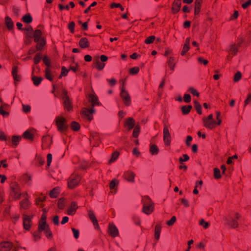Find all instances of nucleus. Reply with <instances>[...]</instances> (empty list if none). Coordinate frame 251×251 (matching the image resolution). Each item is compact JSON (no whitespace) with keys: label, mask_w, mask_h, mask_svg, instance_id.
I'll return each instance as SVG.
<instances>
[{"label":"nucleus","mask_w":251,"mask_h":251,"mask_svg":"<svg viewBox=\"0 0 251 251\" xmlns=\"http://www.w3.org/2000/svg\"><path fill=\"white\" fill-rule=\"evenodd\" d=\"M176 217L175 216H174L171 218V219L169 221H168L167 222L166 224L169 226H172L176 222Z\"/></svg>","instance_id":"40"},{"label":"nucleus","mask_w":251,"mask_h":251,"mask_svg":"<svg viewBox=\"0 0 251 251\" xmlns=\"http://www.w3.org/2000/svg\"><path fill=\"white\" fill-rule=\"evenodd\" d=\"M200 225L202 226L205 229L207 228L209 226V224L206 222L204 219H201L200 221Z\"/></svg>","instance_id":"38"},{"label":"nucleus","mask_w":251,"mask_h":251,"mask_svg":"<svg viewBox=\"0 0 251 251\" xmlns=\"http://www.w3.org/2000/svg\"><path fill=\"white\" fill-rule=\"evenodd\" d=\"M88 101L91 103L92 107L100 104L98 97L94 94H90L88 95Z\"/></svg>","instance_id":"11"},{"label":"nucleus","mask_w":251,"mask_h":251,"mask_svg":"<svg viewBox=\"0 0 251 251\" xmlns=\"http://www.w3.org/2000/svg\"><path fill=\"white\" fill-rule=\"evenodd\" d=\"M251 4V0H249L245 3H243L242 4V7L243 8L246 9L249 6H250Z\"/></svg>","instance_id":"64"},{"label":"nucleus","mask_w":251,"mask_h":251,"mask_svg":"<svg viewBox=\"0 0 251 251\" xmlns=\"http://www.w3.org/2000/svg\"><path fill=\"white\" fill-rule=\"evenodd\" d=\"M21 139V137L17 136H13L12 137V143L15 145H17V143Z\"/></svg>","instance_id":"46"},{"label":"nucleus","mask_w":251,"mask_h":251,"mask_svg":"<svg viewBox=\"0 0 251 251\" xmlns=\"http://www.w3.org/2000/svg\"><path fill=\"white\" fill-rule=\"evenodd\" d=\"M203 126L207 128L212 129L215 128L216 122L213 119V116L212 114L208 115L206 118L202 119Z\"/></svg>","instance_id":"4"},{"label":"nucleus","mask_w":251,"mask_h":251,"mask_svg":"<svg viewBox=\"0 0 251 251\" xmlns=\"http://www.w3.org/2000/svg\"><path fill=\"white\" fill-rule=\"evenodd\" d=\"M108 233L112 237H115L119 235V230L113 224H110L108 226Z\"/></svg>","instance_id":"10"},{"label":"nucleus","mask_w":251,"mask_h":251,"mask_svg":"<svg viewBox=\"0 0 251 251\" xmlns=\"http://www.w3.org/2000/svg\"><path fill=\"white\" fill-rule=\"evenodd\" d=\"M154 210V203L148 197L143 199V212L147 215L151 214Z\"/></svg>","instance_id":"2"},{"label":"nucleus","mask_w":251,"mask_h":251,"mask_svg":"<svg viewBox=\"0 0 251 251\" xmlns=\"http://www.w3.org/2000/svg\"><path fill=\"white\" fill-rule=\"evenodd\" d=\"M226 50L234 55L237 53L238 51V48L235 44H232L229 46Z\"/></svg>","instance_id":"23"},{"label":"nucleus","mask_w":251,"mask_h":251,"mask_svg":"<svg viewBox=\"0 0 251 251\" xmlns=\"http://www.w3.org/2000/svg\"><path fill=\"white\" fill-rule=\"evenodd\" d=\"M28 36L30 38L33 37L34 38V41L35 42H38L39 41H41V40L44 39L42 37V32L39 29L36 30L34 33L33 32L31 35H29Z\"/></svg>","instance_id":"12"},{"label":"nucleus","mask_w":251,"mask_h":251,"mask_svg":"<svg viewBox=\"0 0 251 251\" xmlns=\"http://www.w3.org/2000/svg\"><path fill=\"white\" fill-rule=\"evenodd\" d=\"M75 23L74 22H71L69 25V28L72 33H74L75 29Z\"/></svg>","instance_id":"54"},{"label":"nucleus","mask_w":251,"mask_h":251,"mask_svg":"<svg viewBox=\"0 0 251 251\" xmlns=\"http://www.w3.org/2000/svg\"><path fill=\"white\" fill-rule=\"evenodd\" d=\"M77 208H78V206H77V203L75 201L72 202L71 203V205L68 210V212H67L68 214L69 215H71L75 214Z\"/></svg>","instance_id":"15"},{"label":"nucleus","mask_w":251,"mask_h":251,"mask_svg":"<svg viewBox=\"0 0 251 251\" xmlns=\"http://www.w3.org/2000/svg\"><path fill=\"white\" fill-rule=\"evenodd\" d=\"M105 66V64L100 62L98 59L97 60L96 67L99 70H102Z\"/></svg>","instance_id":"42"},{"label":"nucleus","mask_w":251,"mask_h":251,"mask_svg":"<svg viewBox=\"0 0 251 251\" xmlns=\"http://www.w3.org/2000/svg\"><path fill=\"white\" fill-rule=\"evenodd\" d=\"M125 125L127 127L128 130L133 128L135 126V121L133 118H128L126 121Z\"/></svg>","instance_id":"19"},{"label":"nucleus","mask_w":251,"mask_h":251,"mask_svg":"<svg viewBox=\"0 0 251 251\" xmlns=\"http://www.w3.org/2000/svg\"><path fill=\"white\" fill-rule=\"evenodd\" d=\"M81 114H82L85 118H86L88 120L91 121L93 119V116L90 113L89 109L84 108L81 112Z\"/></svg>","instance_id":"18"},{"label":"nucleus","mask_w":251,"mask_h":251,"mask_svg":"<svg viewBox=\"0 0 251 251\" xmlns=\"http://www.w3.org/2000/svg\"><path fill=\"white\" fill-rule=\"evenodd\" d=\"M12 74L13 75V78H14V79L17 78L18 75H17V68L16 67H14L13 68Z\"/></svg>","instance_id":"57"},{"label":"nucleus","mask_w":251,"mask_h":251,"mask_svg":"<svg viewBox=\"0 0 251 251\" xmlns=\"http://www.w3.org/2000/svg\"><path fill=\"white\" fill-rule=\"evenodd\" d=\"M5 24L9 30H11L13 27V22L11 19L8 16L5 17Z\"/></svg>","instance_id":"21"},{"label":"nucleus","mask_w":251,"mask_h":251,"mask_svg":"<svg viewBox=\"0 0 251 251\" xmlns=\"http://www.w3.org/2000/svg\"><path fill=\"white\" fill-rule=\"evenodd\" d=\"M0 114L2 115L3 117H7L9 116V112L5 111L3 110V105H1L0 106Z\"/></svg>","instance_id":"45"},{"label":"nucleus","mask_w":251,"mask_h":251,"mask_svg":"<svg viewBox=\"0 0 251 251\" xmlns=\"http://www.w3.org/2000/svg\"><path fill=\"white\" fill-rule=\"evenodd\" d=\"M251 103V94H248L247 99L244 101V107Z\"/></svg>","instance_id":"41"},{"label":"nucleus","mask_w":251,"mask_h":251,"mask_svg":"<svg viewBox=\"0 0 251 251\" xmlns=\"http://www.w3.org/2000/svg\"><path fill=\"white\" fill-rule=\"evenodd\" d=\"M241 215L238 213H235L233 214H227L223 217V220L225 225L232 228H236L238 226V223L237 221L241 218Z\"/></svg>","instance_id":"1"},{"label":"nucleus","mask_w":251,"mask_h":251,"mask_svg":"<svg viewBox=\"0 0 251 251\" xmlns=\"http://www.w3.org/2000/svg\"><path fill=\"white\" fill-rule=\"evenodd\" d=\"M184 100L186 102H189L191 101V96L189 94H185L184 96Z\"/></svg>","instance_id":"60"},{"label":"nucleus","mask_w":251,"mask_h":251,"mask_svg":"<svg viewBox=\"0 0 251 251\" xmlns=\"http://www.w3.org/2000/svg\"><path fill=\"white\" fill-rule=\"evenodd\" d=\"M88 215L90 219L91 220L94 225L95 226V227L96 228H99V225L98 222V220L93 212L92 211H89Z\"/></svg>","instance_id":"16"},{"label":"nucleus","mask_w":251,"mask_h":251,"mask_svg":"<svg viewBox=\"0 0 251 251\" xmlns=\"http://www.w3.org/2000/svg\"><path fill=\"white\" fill-rule=\"evenodd\" d=\"M163 141L166 146H169L171 142V136L169 130L166 126L163 128Z\"/></svg>","instance_id":"7"},{"label":"nucleus","mask_w":251,"mask_h":251,"mask_svg":"<svg viewBox=\"0 0 251 251\" xmlns=\"http://www.w3.org/2000/svg\"><path fill=\"white\" fill-rule=\"evenodd\" d=\"M71 127L74 131H78L80 129V125L76 122H73L71 123Z\"/></svg>","instance_id":"34"},{"label":"nucleus","mask_w":251,"mask_h":251,"mask_svg":"<svg viewBox=\"0 0 251 251\" xmlns=\"http://www.w3.org/2000/svg\"><path fill=\"white\" fill-rule=\"evenodd\" d=\"M12 247V243L8 241H4L0 243V250L1 251H9Z\"/></svg>","instance_id":"13"},{"label":"nucleus","mask_w":251,"mask_h":251,"mask_svg":"<svg viewBox=\"0 0 251 251\" xmlns=\"http://www.w3.org/2000/svg\"><path fill=\"white\" fill-rule=\"evenodd\" d=\"M124 85V82H123V87L121 90L120 95L125 104L126 106H129L131 103L130 97L128 93L125 90Z\"/></svg>","instance_id":"6"},{"label":"nucleus","mask_w":251,"mask_h":251,"mask_svg":"<svg viewBox=\"0 0 251 251\" xmlns=\"http://www.w3.org/2000/svg\"><path fill=\"white\" fill-rule=\"evenodd\" d=\"M33 237L35 241H38L41 238V235L39 233L35 232L33 233Z\"/></svg>","instance_id":"59"},{"label":"nucleus","mask_w":251,"mask_h":251,"mask_svg":"<svg viewBox=\"0 0 251 251\" xmlns=\"http://www.w3.org/2000/svg\"><path fill=\"white\" fill-rule=\"evenodd\" d=\"M37 43L36 45V49L38 50H42L45 44V42L44 39L41 40V41L38 42H36Z\"/></svg>","instance_id":"33"},{"label":"nucleus","mask_w":251,"mask_h":251,"mask_svg":"<svg viewBox=\"0 0 251 251\" xmlns=\"http://www.w3.org/2000/svg\"><path fill=\"white\" fill-rule=\"evenodd\" d=\"M56 124L59 131L65 130L67 127L66 120L63 117H58L56 118Z\"/></svg>","instance_id":"5"},{"label":"nucleus","mask_w":251,"mask_h":251,"mask_svg":"<svg viewBox=\"0 0 251 251\" xmlns=\"http://www.w3.org/2000/svg\"><path fill=\"white\" fill-rule=\"evenodd\" d=\"M81 180V177L77 174H72L68 179L67 185L69 189H74L76 187Z\"/></svg>","instance_id":"3"},{"label":"nucleus","mask_w":251,"mask_h":251,"mask_svg":"<svg viewBox=\"0 0 251 251\" xmlns=\"http://www.w3.org/2000/svg\"><path fill=\"white\" fill-rule=\"evenodd\" d=\"M62 99L63 100V103L65 108L68 111L71 110L72 109V105L69 96L67 95V93L65 90L63 91Z\"/></svg>","instance_id":"8"},{"label":"nucleus","mask_w":251,"mask_h":251,"mask_svg":"<svg viewBox=\"0 0 251 251\" xmlns=\"http://www.w3.org/2000/svg\"><path fill=\"white\" fill-rule=\"evenodd\" d=\"M155 37L154 36H149L147 38V39L145 40V43L147 44H149L151 43H152L153 41L155 40Z\"/></svg>","instance_id":"48"},{"label":"nucleus","mask_w":251,"mask_h":251,"mask_svg":"<svg viewBox=\"0 0 251 251\" xmlns=\"http://www.w3.org/2000/svg\"><path fill=\"white\" fill-rule=\"evenodd\" d=\"M64 207V199L61 198L58 201V207L60 209H63Z\"/></svg>","instance_id":"43"},{"label":"nucleus","mask_w":251,"mask_h":251,"mask_svg":"<svg viewBox=\"0 0 251 251\" xmlns=\"http://www.w3.org/2000/svg\"><path fill=\"white\" fill-rule=\"evenodd\" d=\"M135 175L133 172H128L126 174V179L129 182H134Z\"/></svg>","instance_id":"25"},{"label":"nucleus","mask_w":251,"mask_h":251,"mask_svg":"<svg viewBox=\"0 0 251 251\" xmlns=\"http://www.w3.org/2000/svg\"><path fill=\"white\" fill-rule=\"evenodd\" d=\"M69 72V70H67L66 67H62V70H61V75H60V77H62V76H65L67 75L68 73Z\"/></svg>","instance_id":"50"},{"label":"nucleus","mask_w":251,"mask_h":251,"mask_svg":"<svg viewBox=\"0 0 251 251\" xmlns=\"http://www.w3.org/2000/svg\"><path fill=\"white\" fill-rule=\"evenodd\" d=\"M181 201L186 207H188L189 206V203L187 200L185 199H181Z\"/></svg>","instance_id":"62"},{"label":"nucleus","mask_w":251,"mask_h":251,"mask_svg":"<svg viewBox=\"0 0 251 251\" xmlns=\"http://www.w3.org/2000/svg\"><path fill=\"white\" fill-rule=\"evenodd\" d=\"M59 193V188L55 187L50 191V196L51 198H56L58 197Z\"/></svg>","instance_id":"24"},{"label":"nucleus","mask_w":251,"mask_h":251,"mask_svg":"<svg viewBox=\"0 0 251 251\" xmlns=\"http://www.w3.org/2000/svg\"><path fill=\"white\" fill-rule=\"evenodd\" d=\"M24 197H25V199L22 201L20 203L21 207L24 209H27L29 207L30 202H29L26 197L27 196V193H25L23 194Z\"/></svg>","instance_id":"17"},{"label":"nucleus","mask_w":251,"mask_h":251,"mask_svg":"<svg viewBox=\"0 0 251 251\" xmlns=\"http://www.w3.org/2000/svg\"><path fill=\"white\" fill-rule=\"evenodd\" d=\"M214 177L215 179H220L221 178L220 171L217 168H215L214 169Z\"/></svg>","instance_id":"35"},{"label":"nucleus","mask_w":251,"mask_h":251,"mask_svg":"<svg viewBox=\"0 0 251 251\" xmlns=\"http://www.w3.org/2000/svg\"><path fill=\"white\" fill-rule=\"evenodd\" d=\"M150 151L152 155H155L158 154L159 149L156 145L152 144L150 146Z\"/></svg>","instance_id":"28"},{"label":"nucleus","mask_w":251,"mask_h":251,"mask_svg":"<svg viewBox=\"0 0 251 251\" xmlns=\"http://www.w3.org/2000/svg\"><path fill=\"white\" fill-rule=\"evenodd\" d=\"M43 60L44 62V63L45 64V65L48 66V67H49L50 65V61L48 59V57L47 56H45L43 58Z\"/></svg>","instance_id":"58"},{"label":"nucleus","mask_w":251,"mask_h":251,"mask_svg":"<svg viewBox=\"0 0 251 251\" xmlns=\"http://www.w3.org/2000/svg\"><path fill=\"white\" fill-rule=\"evenodd\" d=\"M79 45L82 48H86L89 46V42L86 38H82L79 41Z\"/></svg>","instance_id":"27"},{"label":"nucleus","mask_w":251,"mask_h":251,"mask_svg":"<svg viewBox=\"0 0 251 251\" xmlns=\"http://www.w3.org/2000/svg\"><path fill=\"white\" fill-rule=\"evenodd\" d=\"M31 217L27 215H24L23 218L24 227L26 230H29L31 226Z\"/></svg>","instance_id":"14"},{"label":"nucleus","mask_w":251,"mask_h":251,"mask_svg":"<svg viewBox=\"0 0 251 251\" xmlns=\"http://www.w3.org/2000/svg\"><path fill=\"white\" fill-rule=\"evenodd\" d=\"M174 58L170 57L168 59V64L170 69L173 70L175 67V64L173 63Z\"/></svg>","instance_id":"44"},{"label":"nucleus","mask_w":251,"mask_h":251,"mask_svg":"<svg viewBox=\"0 0 251 251\" xmlns=\"http://www.w3.org/2000/svg\"><path fill=\"white\" fill-rule=\"evenodd\" d=\"M192 107L191 105L184 106L181 107V110L183 114H187L189 113Z\"/></svg>","instance_id":"31"},{"label":"nucleus","mask_w":251,"mask_h":251,"mask_svg":"<svg viewBox=\"0 0 251 251\" xmlns=\"http://www.w3.org/2000/svg\"><path fill=\"white\" fill-rule=\"evenodd\" d=\"M139 71V68L138 67H134L132 68L129 70V73L131 75L136 74Z\"/></svg>","instance_id":"47"},{"label":"nucleus","mask_w":251,"mask_h":251,"mask_svg":"<svg viewBox=\"0 0 251 251\" xmlns=\"http://www.w3.org/2000/svg\"><path fill=\"white\" fill-rule=\"evenodd\" d=\"M189 91L194 95L197 97L199 96V93L194 88L191 87L189 88Z\"/></svg>","instance_id":"55"},{"label":"nucleus","mask_w":251,"mask_h":251,"mask_svg":"<svg viewBox=\"0 0 251 251\" xmlns=\"http://www.w3.org/2000/svg\"><path fill=\"white\" fill-rule=\"evenodd\" d=\"M120 153L118 151L113 152L112 154L111 158L108 161V163L111 164L115 162L119 156Z\"/></svg>","instance_id":"26"},{"label":"nucleus","mask_w":251,"mask_h":251,"mask_svg":"<svg viewBox=\"0 0 251 251\" xmlns=\"http://www.w3.org/2000/svg\"><path fill=\"white\" fill-rule=\"evenodd\" d=\"M49 228V226L47 224L46 222H40L38 226V231L39 232H41L43 230L46 231Z\"/></svg>","instance_id":"20"},{"label":"nucleus","mask_w":251,"mask_h":251,"mask_svg":"<svg viewBox=\"0 0 251 251\" xmlns=\"http://www.w3.org/2000/svg\"><path fill=\"white\" fill-rule=\"evenodd\" d=\"M41 59H42V56H41V54L37 53L35 55V57L34 58V61L35 64H37L40 61Z\"/></svg>","instance_id":"49"},{"label":"nucleus","mask_w":251,"mask_h":251,"mask_svg":"<svg viewBox=\"0 0 251 251\" xmlns=\"http://www.w3.org/2000/svg\"><path fill=\"white\" fill-rule=\"evenodd\" d=\"M30 106L28 105H23V110L24 112L27 113L30 111Z\"/></svg>","instance_id":"53"},{"label":"nucleus","mask_w":251,"mask_h":251,"mask_svg":"<svg viewBox=\"0 0 251 251\" xmlns=\"http://www.w3.org/2000/svg\"><path fill=\"white\" fill-rule=\"evenodd\" d=\"M195 107L197 110V112L199 114H201V105L196 100L194 101Z\"/></svg>","instance_id":"37"},{"label":"nucleus","mask_w":251,"mask_h":251,"mask_svg":"<svg viewBox=\"0 0 251 251\" xmlns=\"http://www.w3.org/2000/svg\"><path fill=\"white\" fill-rule=\"evenodd\" d=\"M119 181L116 179H113L110 183L109 187L110 189H113L118 184Z\"/></svg>","instance_id":"39"},{"label":"nucleus","mask_w":251,"mask_h":251,"mask_svg":"<svg viewBox=\"0 0 251 251\" xmlns=\"http://www.w3.org/2000/svg\"><path fill=\"white\" fill-rule=\"evenodd\" d=\"M72 230L74 233V237L75 239H77L79 237V231L77 229H76L74 228H72Z\"/></svg>","instance_id":"56"},{"label":"nucleus","mask_w":251,"mask_h":251,"mask_svg":"<svg viewBox=\"0 0 251 251\" xmlns=\"http://www.w3.org/2000/svg\"><path fill=\"white\" fill-rule=\"evenodd\" d=\"M216 115H217L216 119H217V122H216V125L217 124V125L220 126L221 124V123H222V120L220 118V112H219V111H217L216 112Z\"/></svg>","instance_id":"51"},{"label":"nucleus","mask_w":251,"mask_h":251,"mask_svg":"<svg viewBox=\"0 0 251 251\" xmlns=\"http://www.w3.org/2000/svg\"><path fill=\"white\" fill-rule=\"evenodd\" d=\"M52 160V155L50 153H49L47 155V165L50 166Z\"/></svg>","instance_id":"61"},{"label":"nucleus","mask_w":251,"mask_h":251,"mask_svg":"<svg viewBox=\"0 0 251 251\" xmlns=\"http://www.w3.org/2000/svg\"><path fill=\"white\" fill-rule=\"evenodd\" d=\"M190 49V46H187V45H184L183 47L182 50L181 52V54L182 55H184V54L187 52Z\"/></svg>","instance_id":"52"},{"label":"nucleus","mask_w":251,"mask_h":251,"mask_svg":"<svg viewBox=\"0 0 251 251\" xmlns=\"http://www.w3.org/2000/svg\"><path fill=\"white\" fill-rule=\"evenodd\" d=\"M23 20L25 23L29 24L32 22V18L30 14H26L23 17Z\"/></svg>","instance_id":"32"},{"label":"nucleus","mask_w":251,"mask_h":251,"mask_svg":"<svg viewBox=\"0 0 251 251\" xmlns=\"http://www.w3.org/2000/svg\"><path fill=\"white\" fill-rule=\"evenodd\" d=\"M242 77V74L240 72L237 71L234 75L233 78H241Z\"/></svg>","instance_id":"63"},{"label":"nucleus","mask_w":251,"mask_h":251,"mask_svg":"<svg viewBox=\"0 0 251 251\" xmlns=\"http://www.w3.org/2000/svg\"><path fill=\"white\" fill-rule=\"evenodd\" d=\"M140 126H138V125H137L134 130H133V137L134 138H137L138 137L139 134V133H140Z\"/></svg>","instance_id":"36"},{"label":"nucleus","mask_w":251,"mask_h":251,"mask_svg":"<svg viewBox=\"0 0 251 251\" xmlns=\"http://www.w3.org/2000/svg\"><path fill=\"white\" fill-rule=\"evenodd\" d=\"M12 195L14 199L18 200L21 198L22 194L20 192V187L16 183H14L11 186Z\"/></svg>","instance_id":"9"},{"label":"nucleus","mask_w":251,"mask_h":251,"mask_svg":"<svg viewBox=\"0 0 251 251\" xmlns=\"http://www.w3.org/2000/svg\"><path fill=\"white\" fill-rule=\"evenodd\" d=\"M181 7V3L178 1H175L174 5L172 8L173 12L176 13L179 11Z\"/></svg>","instance_id":"29"},{"label":"nucleus","mask_w":251,"mask_h":251,"mask_svg":"<svg viewBox=\"0 0 251 251\" xmlns=\"http://www.w3.org/2000/svg\"><path fill=\"white\" fill-rule=\"evenodd\" d=\"M23 137L26 139L32 140L33 134L29 130H26L23 134Z\"/></svg>","instance_id":"30"},{"label":"nucleus","mask_w":251,"mask_h":251,"mask_svg":"<svg viewBox=\"0 0 251 251\" xmlns=\"http://www.w3.org/2000/svg\"><path fill=\"white\" fill-rule=\"evenodd\" d=\"M161 230V226L160 225H156L154 229V237L156 240H159Z\"/></svg>","instance_id":"22"}]
</instances>
